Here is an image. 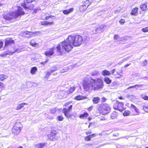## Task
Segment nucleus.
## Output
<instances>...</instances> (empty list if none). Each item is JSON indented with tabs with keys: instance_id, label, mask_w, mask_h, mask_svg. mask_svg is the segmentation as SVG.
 <instances>
[{
	"instance_id": "79ce46f5",
	"label": "nucleus",
	"mask_w": 148,
	"mask_h": 148,
	"mask_svg": "<svg viewBox=\"0 0 148 148\" xmlns=\"http://www.w3.org/2000/svg\"><path fill=\"white\" fill-rule=\"evenodd\" d=\"M143 109L145 112H148V105L147 106H144Z\"/></svg>"
},
{
	"instance_id": "20e7f679",
	"label": "nucleus",
	"mask_w": 148,
	"mask_h": 148,
	"mask_svg": "<svg viewBox=\"0 0 148 148\" xmlns=\"http://www.w3.org/2000/svg\"><path fill=\"white\" fill-rule=\"evenodd\" d=\"M98 110L100 114L103 115L108 114L110 111V106L106 103L100 104Z\"/></svg>"
},
{
	"instance_id": "a878e982",
	"label": "nucleus",
	"mask_w": 148,
	"mask_h": 148,
	"mask_svg": "<svg viewBox=\"0 0 148 148\" xmlns=\"http://www.w3.org/2000/svg\"><path fill=\"white\" fill-rule=\"evenodd\" d=\"M104 81L106 84H110L112 82L111 80L108 77H105L104 79Z\"/></svg>"
},
{
	"instance_id": "2f4dec72",
	"label": "nucleus",
	"mask_w": 148,
	"mask_h": 148,
	"mask_svg": "<svg viewBox=\"0 0 148 148\" xmlns=\"http://www.w3.org/2000/svg\"><path fill=\"white\" fill-rule=\"evenodd\" d=\"M14 53V51H10L8 50H7L4 51L3 53H4L5 55H12Z\"/></svg>"
},
{
	"instance_id": "0eeeda50",
	"label": "nucleus",
	"mask_w": 148,
	"mask_h": 148,
	"mask_svg": "<svg viewBox=\"0 0 148 148\" xmlns=\"http://www.w3.org/2000/svg\"><path fill=\"white\" fill-rule=\"evenodd\" d=\"M113 108L114 109L118 110L121 112L124 110L126 108L124 107L123 102H119L118 100H116L114 103Z\"/></svg>"
},
{
	"instance_id": "6e6552de",
	"label": "nucleus",
	"mask_w": 148,
	"mask_h": 148,
	"mask_svg": "<svg viewBox=\"0 0 148 148\" xmlns=\"http://www.w3.org/2000/svg\"><path fill=\"white\" fill-rule=\"evenodd\" d=\"M16 12H13L7 14H4L3 16L4 19L7 20H11L14 18H16L18 16V7H17Z\"/></svg>"
},
{
	"instance_id": "8fccbe9b",
	"label": "nucleus",
	"mask_w": 148,
	"mask_h": 148,
	"mask_svg": "<svg viewBox=\"0 0 148 148\" xmlns=\"http://www.w3.org/2000/svg\"><path fill=\"white\" fill-rule=\"evenodd\" d=\"M52 114H54L56 112L55 109H52L50 110Z\"/></svg>"
},
{
	"instance_id": "bb28decb",
	"label": "nucleus",
	"mask_w": 148,
	"mask_h": 148,
	"mask_svg": "<svg viewBox=\"0 0 148 148\" xmlns=\"http://www.w3.org/2000/svg\"><path fill=\"white\" fill-rule=\"evenodd\" d=\"M30 44L31 46L33 47H35L38 45V44L35 42L34 40H31L30 42Z\"/></svg>"
},
{
	"instance_id": "7ed1b4c3",
	"label": "nucleus",
	"mask_w": 148,
	"mask_h": 148,
	"mask_svg": "<svg viewBox=\"0 0 148 148\" xmlns=\"http://www.w3.org/2000/svg\"><path fill=\"white\" fill-rule=\"evenodd\" d=\"M130 110H127L124 111L123 113V115L126 116L130 115H136L139 114L140 112L139 109L133 104H131Z\"/></svg>"
},
{
	"instance_id": "dca6fc26",
	"label": "nucleus",
	"mask_w": 148,
	"mask_h": 148,
	"mask_svg": "<svg viewBox=\"0 0 148 148\" xmlns=\"http://www.w3.org/2000/svg\"><path fill=\"white\" fill-rule=\"evenodd\" d=\"M138 8L137 7H135L132 9L130 13V14L134 16H136L138 15Z\"/></svg>"
},
{
	"instance_id": "864d4df0",
	"label": "nucleus",
	"mask_w": 148,
	"mask_h": 148,
	"mask_svg": "<svg viewBox=\"0 0 148 148\" xmlns=\"http://www.w3.org/2000/svg\"><path fill=\"white\" fill-rule=\"evenodd\" d=\"M85 133L86 135H88V134H90L91 133V131H89L88 132H85Z\"/></svg>"
},
{
	"instance_id": "052dcab7",
	"label": "nucleus",
	"mask_w": 148,
	"mask_h": 148,
	"mask_svg": "<svg viewBox=\"0 0 148 148\" xmlns=\"http://www.w3.org/2000/svg\"><path fill=\"white\" fill-rule=\"evenodd\" d=\"M5 56H6L5 55L4 53H3L1 54L0 55V56L1 57H4Z\"/></svg>"
},
{
	"instance_id": "393cba45",
	"label": "nucleus",
	"mask_w": 148,
	"mask_h": 148,
	"mask_svg": "<svg viewBox=\"0 0 148 148\" xmlns=\"http://www.w3.org/2000/svg\"><path fill=\"white\" fill-rule=\"evenodd\" d=\"M102 74L104 76H109L110 75L111 73L109 71L106 70H105L102 71Z\"/></svg>"
},
{
	"instance_id": "72a5a7b5",
	"label": "nucleus",
	"mask_w": 148,
	"mask_h": 148,
	"mask_svg": "<svg viewBox=\"0 0 148 148\" xmlns=\"http://www.w3.org/2000/svg\"><path fill=\"white\" fill-rule=\"evenodd\" d=\"M45 143H40L36 145V146L38 148H42L45 145Z\"/></svg>"
},
{
	"instance_id": "9b49d317",
	"label": "nucleus",
	"mask_w": 148,
	"mask_h": 148,
	"mask_svg": "<svg viewBox=\"0 0 148 148\" xmlns=\"http://www.w3.org/2000/svg\"><path fill=\"white\" fill-rule=\"evenodd\" d=\"M92 85L91 83H88L87 81H84L83 82L82 86L83 88L86 91H88L89 90L90 88L92 87Z\"/></svg>"
},
{
	"instance_id": "c03bdc74",
	"label": "nucleus",
	"mask_w": 148,
	"mask_h": 148,
	"mask_svg": "<svg viewBox=\"0 0 148 148\" xmlns=\"http://www.w3.org/2000/svg\"><path fill=\"white\" fill-rule=\"evenodd\" d=\"M27 105V104L25 103H22L20 104L19 105L20 106L19 107V109L22 108L23 107L24 105Z\"/></svg>"
},
{
	"instance_id": "58836bf2",
	"label": "nucleus",
	"mask_w": 148,
	"mask_h": 148,
	"mask_svg": "<svg viewBox=\"0 0 148 148\" xmlns=\"http://www.w3.org/2000/svg\"><path fill=\"white\" fill-rule=\"evenodd\" d=\"M142 30L143 32L145 33L148 32V27L143 28L142 29Z\"/></svg>"
},
{
	"instance_id": "a19ab883",
	"label": "nucleus",
	"mask_w": 148,
	"mask_h": 148,
	"mask_svg": "<svg viewBox=\"0 0 148 148\" xmlns=\"http://www.w3.org/2000/svg\"><path fill=\"white\" fill-rule=\"evenodd\" d=\"M125 22V21L124 19H121L119 21V22L120 23L121 25H123Z\"/></svg>"
},
{
	"instance_id": "b1692460",
	"label": "nucleus",
	"mask_w": 148,
	"mask_h": 148,
	"mask_svg": "<svg viewBox=\"0 0 148 148\" xmlns=\"http://www.w3.org/2000/svg\"><path fill=\"white\" fill-rule=\"evenodd\" d=\"M37 70V68L36 66H34L32 68L30 71V73L34 75L35 74Z\"/></svg>"
},
{
	"instance_id": "3c124183",
	"label": "nucleus",
	"mask_w": 148,
	"mask_h": 148,
	"mask_svg": "<svg viewBox=\"0 0 148 148\" xmlns=\"http://www.w3.org/2000/svg\"><path fill=\"white\" fill-rule=\"evenodd\" d=\"M132 97H133V95H128L126 96V97L130 99Z\"/></svg>"
},
{
	"instance_id": "473e14b6",
	"label": "nucleus",
	"mask_w": 148,
	"mask_h": 148,
	"mask_svg": "<svg viewBox=\"0 0 148 148\" xmlns=\"http://www.w3.org/2000/svg\"><path fill=\"white\" fill-rule=\"evenodd\" d=\"M53 72V71H51V72H47L45 76V78L46 79H47L50 76L51 74Z\"/></svg>"
},
{
	"instance_id": "13d9d810",
	"label": "nucleus",
	"mask_w": 148,
	"mask_h": 148,
	"mask_svg": "<svg viewBox=\"0 0 148 148\" xmlns=\"http://www.w3.org/2000/svg\"><path fill=\"white\" fill-rule=\"evenodd\" d=\"M138 86V85L136 84L134 86H130L128 88H134V87H135L136 86Z\"/></svg>"
},
{
	"instance_id": "f03ea898",
	"label": "nucleus",
	"mask_w": 148,
	"mask_h": 148,
	"mask_svg": "<svg viewBox=\"0 0 148 148\" xmlns=\"http://www.w3.org/2000/svg\"><path fill=\"white\" fill-rule=\"evenodd\" d=\"M72 103V101H68L65 103L64 105L65 108L63 109V113L67 119L71 118L73 116V114L70 113V111L72 110L73 106L71 105H70Z\"/></svg>"
},
{
	"instance_id": "4468645a",
	"label": "nucleus",
	"mask_w": 148,
	"mask_h": 148,
	"mask_svg": "<svg viewBox=\"0 0 148 148\" xmlns=\"http://www.w3.org/2000/svg\"><path fill=\"white\" fill-rule=\"evenodd\" d=\"M140 8L142 11L146 12L148 9L147 3H144L140 5Z\"/></svg>"
},
{
	"instance_id": "de8ad7c7",
	"label": "nucleus",
	"mask_w": 148,
	"mask_h": 148,
	"mask_svg": "<svg viewBox=\"0 0 148 148\" xmlns=\"http://www.w3.org/2000/svg\"><path fill=\"white\" fill-rule=\"evenodd\" d=\"M48 62V60L46 59V60L44 62H40V64L42 65H44Z\"/></svg>"
},
{
	"instance_id": "f8f14e48",
	"label": "nucleus",
	"mask_w": 148,
	"mask_h": 148,
	"mask_svg": "<svg viewBox=\"0 0 148 148\" xmlns=\"http://www.w3.org/2000/svg\"><path fill=\"white\" fill-rule=\"evenodd\" d=\"M54 47L49 48L48 50L45 52L44 54L48 57H50L54 54Z\"/></svg>"
},
{
	"instance_id": "c85d7f7f",
	"label": "nucleus",
	"mask_w": 148,
	"mask_h": 148,
	"mask_svg": "<svg viewBox=\"0 0 148 148\" xmlns=\"http://www.w3.org/2000/svg\"><path fill=\"white\" fill-rule=\"evenodd\" d=\"M117 116V113L115 112H114L112 113L110 117L112 119H114L116 118Z\"/></svg>"
},
{
	"instance_id": "774afa93",
	"label": "nucleus",
	"mask_w": 148,
	"mask_h": 148,
	"mask_svg": "<svg viewBox=\"0 0 148 148\" xmlns=\"http://www.w3.org/2000/svg\"><path fill=\"white\" fill-rule=\"evenodd\" d=\"M129 105V103H126V106H128V105Z\"/></svg>"
},
{
	"instance_id": "423d86ee",
	"label": "nucleus",
	"mask_w": 148,
	"mask_h": 148,
	"mask_svg": "<svg viewBox=\"0 0 148 148\" xmlns=\"http://www.w3.org/2000/svg\"><path fill=\"white\" fill-rule=\"evenodd\" d=\"M91 79L94 83L97 81L96 86H94L93 85H92V89H93L95 90L103 88L104 85L102 79L101 78H98L96 80L92 79Z\"/></svg>"
},
{
	"instance_id": "39448f33",
	"label": "nucleus",
	"mask_w": 148,
	"mask_h": 148,
	"mask_svg": "<svg viewBox=\"0 0 148 148\" xmlns=\"http://www.w3.org/2000/svg\"><path fill=\"white\" fill-rule=\"evenodd\" d=\"M20 1L21 5L25 9L32 10L34 8L33 4H29L34 1V0H20Z\"/></svg>"
},
{
	"instance_id": "680f3d73",
	"label": "nucleus",
	"mask_w": 148,
	"mask_h": 148,
	"mask_svg": "<svg viewBox=\"0 0 148 148\" xmlns=\"http://www.w3.org/2000/svg\"><path fill=\"white\" fill-rule=\"evenodd\" d=\"M120 12V11L118 10H116L114 11V13L115 14H117L118 12Z\"/></svg>"
},
{
	"instance_id": "603ef678",
	"label": "nucleus",
	"mask_w": 148,
	"mask_h": 148,
	"mask_svg": "<svg viewBox=\"0 0 148 148\" xmlns=\"http://www.w3.org/2000/svg\"><path fill=\"white\" fill-rule=\"evenodd\" d=\"M102 102H105L106 100V99L105 97H103L102 98Z\"/></svg>"
},
{
	"instance_id": "9d476101",
	"label": "nucleus",
	"mask_w": 148,
	"mask_h": 148,
	"mask_svg": "<svg viewBox=\"0 0 148 148\" xmlns=\"http://www.w3.org/2000/svg\"><path fill=\"white\" fill-rule=\"evenodd\" d=\"M91 2L89 0H87L83 3L79 8V10L81 12H83L86 10L90 4Z\"/></svg>"
},
{
	"instance_id": "7c9ffc66",
	"label": "nucleus",
	"mask_w": 148,
	"mask_h": 148,
	"mask_svg": "<svg viewBox=\"0 0 148 148\" xmlns=\"http://www.w3.org/2000/svg\"><path fill=\"white\" fill-rule=\"evenodd\" d=\"M75 90V88L74 87H72L70 88L69 90L68 94H69L73 92Z\"/></svg>"
},
{
	"instance_id": "37998d69",
	"label": "nucleus",
	"mask_w": 148,
	"mask_h": 148,
	"mask_svg": "<svg viewBox=\"0 0 148 148\" xmlns=\"http://www.w3.org/2000/svg\"><path fill=\"white\" fill-rule=\"evenodd\" d=\"M98 73L97 71H95L94 72L92 73H91V75L92 76H97L98 75Z\"/></svg>"
},
{
	"instance_id": "412c9836",
	"label": "nucleus",
	"mask_w": 148,
	"mask_h": 148,
	"mask_svg": "<svg viewBox=\"0 0 148 148\" xmlns=\"http://www.w3.org/2000/svg\"><path fill=\"white\" fill-rule=\"evenodd\" d=\"M89 116V114L86 112H84L83 113L79 115V118L81 119H86Z\"/></svg>"
},
{
	"instance_id": "338daca9",
	"label": "nucleus",
	"mask_w": 148,
	"mask_h": 148,
	"mask_svg": "<svg viewBox=\"0 0 148 148\" xmlns=\"http://www.w3.org/2000/svg\"><path fill=\"white\" fill-rule=\"evenodd\" d=\"M92 119V118L91 117H88V121H90V120H91Z\"/></svg>"
},
{
	"instance_id": "a211bd4d",
	"label": "nucleus",
	"mask_w": 148,
	"mask_h": 148,
	"mask_svg": "<svg viewBox=\"0 0 148 148\" xmlns=\"http://www.w3.org/2000/svg\"><path fill=\"white\" fill-rule=\"evenodd\" d=\"M14 40L11 38L7 39L5 40V47L7 46L8 45H10L11 44H14Z\"/></svg>"
},
{
	"instance_id": "4d7b16f0",
	"label": "nucleus",
	"mask_w": 148,
	"mask_h": 148,
	"mask_svg": "<svg viewBox=\"0 0 148 148\" xmlns=\"http://www.w3.org/2000/svg\"><path fill=\"white\" fill-rule=\"evenodd\" d=\"M118 99L120 100H123L124 99V97L122 96H120L118 97Z\"/></svg>"
},
{
	"instance_id": "6ab92c4d",
	"label": "nucleus",
	"mask_w": 148,
	"mask_h": 148,
	"mask_svg": "<svg viewBox=\"0 0 148 148\" xmlns=\"http://www.w3.org/2000/svg\"><path fill=\"white\" fill-rule=\"evenodd\" d=\"M48 14L47 13H45L44 14L41 16V18L42 20H47L50 18H52V17H54V16H53L51 15L49 16L47 15Z\"/></svg>"
},
{
	"instance_id": "1a4fd4ad",
	"label": "nucleus",
	"mask_w": 148,
	"mask_h": 148,
	"mask_svg": "<svg viewBox=\"0 0 148 148\" xmlns=\"http://www.w3.org/2000/svg\"><path fill=\"white\" fill-rule=\"evenodd\" d=\"M47 137L49 140L53 141L56 140L58 138L57 132L54 130L52 131L50 134H48Z\"/></svg>"
},
{
	"instance_id": "aec40b11",
	"label": "nucleus",
	"mask_w": 148,
	"mask_h": 148,
	"mask_svg": "<svg viewBox=\"0 0 148 148\" xmlns=\"http://www.w3.org/2000/svg\"><path fill=\"white\" fill-rule=\"evenodd\" d=\"M86 97L84 96L81 95H79L75 97L74 98V100H76L80 101L83 99H86Z\"/></svg>"
},
{
	"instance_id": "cd10ccee",
	"label": "nucleus",
	"mask_w": 148,
	"mask_h": 148,
	"mask_svg": "<svg viewBox=\"0 0 148 148\" xmlns=\"http://www.w3.org/2000/svg\"><path fill=\"white\" fill-rule=\"evenodd\" d=\"M18 128L16 126H14L12 128V132L14 134H17V132H18Z\"/></svg>"
},
{
	"instance_id": "f3484780",
	"label": "nucleus",
	"mask_w": 148,
	"mask_h": 148,
	"mask_svg": "<svg viewBox=\"0 0 148 148\" xmlns=\"http://www.w3.org/2000/svg\"><path fill=\"white\" fill-rule=\"evenodd\" d=\"M97 134L96 133H94L92 134L88 135L85 137L84 138V140L85 141H89L91 140V138L96 136Z\"/></svg>"
},
{
	"instance_id": "5fc2aeb1",
	"label": "nucleus",
	"mask_w": 148,
	"mask_h": 148,
	"mask_svg": "<svg viewBox=\"0 0 148 148\" xmlns=\"http://www.w3.org/2000/svg\"><path fill=\"white\" fill-rule=\"evenodd\" d=\"M116 75H118V76H116V77L117 78H120V77H121L122 76V75H121L120 74H118V73H117L116 74Z\"/></svg>"
},
{
	"instance_id": "4be33fe9",
	"label": "nucleus",
	"mask_w": 148,
	"mask_h": 148,
	"mask_svg": "<svg viewBox=\"0 0 148 148\" xmlns=\"http://www.w3.org/2000/svg\"><path fill=\"white\" fill-rule=\"evenodd\" d=\"M100 98L98 97H93L92 99L93 103L94 104L98 103L100 102Z\"/></svg>"
},
{
	"instance_id": "c756f323",
	"label": "nucleus",
	"mask_w": 148,
	"mask_h": 148,
	"mask_svg": "<svg viewBox=\"0 0 148 148\" xmlns=\"http://www.w3.org/2000/svg\"><path fill=\"white\" fill-rule=\"evenodd\" d=\"M8 77L7 75H5L4 74H2L0 75V80L1 81H3L5 79H6Z\"/></svg>"
},
{
	"instance_id": "ddd939ff",
	"label": "nucleus",
	"mask_w": 148,
	"mask_h": 148,
	"mask_svg": "<svg viewBox=\"0 0 148 148\" xmlns=\"http://www.w3.org/2000/svg\"><path fill=\"white\" fill-rule=\"evenodd\" d=\"M32 32L26 31L21 32L20 34V35L24 37L30 38L31 37V35H32Z\"/></svg>"
},
{
	"instance_id": "bf43d9fd",
	"label": "nucleus",
	"mask_w": 148,
	"mask_h": 148,
	"mask_svg": "<svg viewBox=\"0 0 148 148\" xmlns=\"http://www.w3.org/2000/svg\"><path fill=\"white\" fill-rule=\"evenodd\" d=\"M38 9H35L34 10V11L32 13L33 14H34V13H37V12L38 11Z\"/></svg>"
},
{
	"instance_id": "69168bd1",
	"label": "nucleus",
	"mask_w": 148,
	"mask_h": 148,
	"mask_svg": "<svg viewBox=\"0 0 148 148\" xmlns=\"http://www.w3.org/2000/svg\"><path fill=\"white\" fill-rule=\"evenodd\" d=\"M115 71V69H113L112 71V74L114 73Z\"/></svg>"
},
{
	"instance_id": "c9c22d12",
	"label": "nucleus",
	"mask_w": 148,
	"mask_h": 148,
	"mask_svg": "<svg viewBox=\"0 0 148 148\" xmlns=\"http://www.w3.org/2000/svg\"><path fill=\"white\" fill-rule=\"evenodd\" d=\"M142 98L144 100L148 101V96L144 94H142L141 95Z\"/></svg>"
},
{
	"instance_id": "e433bc0d",
	"label": "nucleus",
	"mask_w": 148,
	"mask_h": 148,
	"mask_svg": "<svg viewBox=\"0 0 148 148\" xmlns=\"http://www.w3.org/2000/svg\"><path fill=\"white\" fill-rule=\"evenodd\" d=\"M103 27L102 26H100L97 27L96 29V31L98 30L100 31V32H102L103 31Z\"/></svg>"
},
{
	"instance_id": "2eb2a0df",
	"label": "nucleus",
	"mask_w": 148,
	"mask_h": 148,
	"mask_svg": "<svg viewBox=\"0 0 148 148\" xmlns=\"http://www.w3.org/2000/svg\"><path fill=\"white\" fill-rule=\"evenodd\" d=\"M54 24V21L48 22L47 21H43L40 22V24L42 25L47 26L53 25Z\"/></svg>"
},
{
	"instance_id": "6e6d98bb",
	"label": "nucleus",
	"mask_w": 148,
	"mask_h": 148,
	"mask_svg": "<svg viewBox=\"0 0 148 148\" xmlns=\"http://www.w3.org/2000/svg\"><path fill=\"white\" fill-rule=\"evenodd\" d=\"M3 43L2 42H0V49L3 46Z\"/></svg>"
},
{
	"instance_id": "0e129e2a",
	"label": "nucleus",
	"mask_w": 148,
	"mask_h": 148,
	"mask_svg": "<svg viewBox=\"0 0 148 148\" xmlns=\"http://www.w3.org/2000/svg\"><path fill=\"white\" fill-rule=\"evenodd\" d=\"M0 86L1 87H3V83L0 82Z\"/></svg>"
},
{
	"instance_id": "49530a36",
	"label": "nucleus",
	"mask_w": 148,
	"mask_h": 148,
	"mask_svg": "<svg viewBox=\"0 0 148 148\" xmlns=\"http://www.w3.org/2000/svg\"><path fill=\"white\" fill-rule=\"evenodd\" d=\"M136 99V96L133 95V97H131L130 100L131 101H134L135 100V99Z\"/></svg>"
},
{
	"instance_id": "4c0bfd02",
	"label": "nucleus",
	"mask_w": 148,
	"mask_h": 148,
	"mask_svg": "<svg viewBox=\"0 0 148 148\" xmlns=\"http://www.w3.org/2000/svg\"><path fill=\"white\" fill-rule=\"evenodd\" d=\"M63 117L62 115H60L57 116V120L60 121H62L63 120Z\"/></svg>"
},
{
	"instance_id": "5701e85b",
	"label": "nucleus",
	"mask_w": 148,
	"mask_h": 148,
	"mask_svg": "<svg viewBox=\"0 0 148 148\" xmlns=\"http://www.w3.org/2000/svg\"><path fill=\"white\" fill-rule=\"evenodd\" d=\"M73 8H70L63 10L62 12L64 14L67 15L73 11Z\"/></svg>"
},
{
	"instance_id": "ea45409f",
	"label": "nucleus",
	"mask_w": 148,
	"mask_h": 148,
	"mask_svg": "<svg viewBox=\"0 0 148 148\" xmlns=\"http://www.w3.org/2000/svg\"><path fill=\"white\" fill-rule=\"evenodd\" d=\"M113 37L115 40H117L119 38V36L117 34L114 35Z\"/></svg>"
},
{
	"instance_id": "f704fd0d",
	"label": "nucleus",
	"mask_w": 148,
	"mask_h": 148,
	"mask_svg": "<svg viewBox=\"0 0 148 148\" xmlns=\"http://www.w3.org/2000/svg\"><path fill=\"white\" fill-rule=\"evenodd\" d=\"M25 14L23 9L19 6V15H24Z\"/></svg>"
},
{
	"instance_id": "09e8293b",
	"label": "nucleus",
	"mask_w": 148,
	"mask_h": 148,
	"mask_svg": "<svg viewBox=\"0 0 148 148\" xmlns=\"http://www.w3.org/2000/svg\"><path fill=\"white\" fill-rule=\"evenodd\" d=\"M93 109V106H90L89 107L87 108V110L89 111H91Z\"/></svg>"
},
{
	"instance_id": "a18cd8bd",
	"label": "nucleus",
	"mask_w": 148,
	"mask_h": 148,
	"mask_svg": "<svg viewBox=\"0 0 148 148\" xmlns=\"http://www.w3.org/2000/svg\"><path fill=\"white\" fill-rule=\"evenodd\" d=\"M147 60H145L144 61H143L142 63L143 66L146 65L147 64Z\"/></svg>"
},
{
	"instance_id": "f257e3e1",
	"label": "nucleus",
	"mask_w": 148,
	"mask_h": 148,
	"mask_svg": "<svg viewBox=\"0 0 148 148\" xmlns=\"http://www.w3.org/2000/svg\"><path fill=\"white\" fill-rule=\"evenodd\" d=\"M83 37L79 35H69L66 40L60 42L56 47V51L59 55H62L64 51L69 52L73 47L80 46L83 43Z\"/></svg>"
},
{
	"instance_id": "e2e57ef3",
	"label": "nucleus",
	"mask_w": 148,
	"mask_h": 148,
	"mask_svg": "<svg viewBox=\"0 0 148 148\" xmlns=\"http://www.w3.org/2000/svg\"><path fill=\"white\" fill-rule=\"evenodd\" d=\"M130 64H125L124 66V67L125 68H126L127 66H128Z\"/></svg>"
}]
</instances>
